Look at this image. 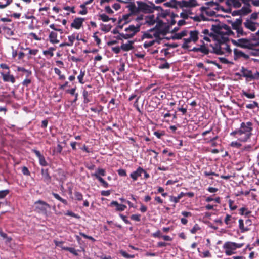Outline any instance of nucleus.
I'll return each mask as SVG.
<instances>
[{
  "mask_svg": "<svg viewBox=\"0 0 259 259\" xmlns=\"http://www.w3.org/2000/svg\"><path fill=\"white\" fill-rule=\"evenodd\" d=\"M34 204L36 209L39 212H44L49 208V205L47 203L41 200L35 202Z\"/></svg>",
  "mask_w": 259,
  "mask_h": 259,
  "instance_id": "nucleus-11",
  "label": "nucleus"
},
{
  "mask_svg": "<svg viewBox=\"0 0 259 259\" xmlns=\"http://www.w3.org/2000/svg\"><path fill=\"white\" fill-rule=\"evenodd\" d=\"M84 75H85L84 71H83L82 70H80V73H79V75L77 76V79H78L79 83L82 84H84V82L83 81V77L84 76Z\"/></svg>",
  "mask_w": 259,
  "mask_h": 259,
  "instance_id": "nucleus-30",
  "label": "nucleus"
},
{
  "mask_svg": "<svg viewBox=\"0 0 259 259\" xmlns=\"http://www.w3.org/2000/svg\"><path fill=\"white\" fill-rule=\"evenodd\" d=\"M54 71L56 74L59 76L60 79H64L65 78V76L61 74V71L59 69L55 68L54 69Z\"/></svg>",
  "mask_w": 259,
  "mask_h": 259,
  "instance_id": "nucleus-41",
  "label": "nucleus"
},
{
  "mask_svg": "<svg viewBox=\"0 0 259 259\" xmlns=\"http://www.w3.org/2000/svg\"><path fill=\"white\" fill-rule=\"evenodd\" d=\"M242 94L248 99H253L255 98V94L254 93H248L245 91L242 90Z\"/></svg>",
  "mask_w": 259,
  "mask_h": 259,
  "instance_id": "nucleus-31",
  "label": "nucleus"
},
{
  "mask_svg": "<svg viewBox=\"0 0 259 259\" xmlns=\"http://www.w3.org/2000/svg\"><path fill=\"white\" fill-rule=\"evenodd\" d=\"M252 124L250 122H242L239 129L232 132L231 135L236 137L241 142H246L252 135Z\"/></svg>",
  "mask_w": 259,
  "mask_h": 259,
  "instance_id": "nucleus-5",
  "label": "nucleus"
},
{
  "mask_svg": "<svg viewBox=\"0 0 259 259\" xmlns=\"http://www.w3.org/2000/svg\"><path fill=\"white\" fill-rule=\"evenodd\" d=\"M75 198L77 200H81L82 199V195L79 192H75Z\"/></svg>",
  "mask_w": 259,
  "mask_h": 259,
  "instance_id": "nucleus-48",
  "label": "nucleus"
},
{
  "mask_svg": "<svg viewBox=\"0 0 259 259\" xmlns=\"http://www.w3.org/2000/svg\"><path fill=\"white\" fill-rule=\"evenodd\" d=\"M211 30L213 33H209L208 29H204L202 31L203 35L200 36L207 42L212 40L216 41L220 44L214 48V52L217 54H229L231 50L230 46L226 42L228 40V37L234 33L229 26L225 24L212 25Z\"/></svg>",
  "mask_w": 259,
  "mask_h": 259,
  "instance_id": "nucleus-1",
  "label": "nucleus"
},
{
  "mask_svg": "<svg viewBox=\"0 0 259 259\" xmlns=\"http://www.w3.org/2000/svg\"><path fill=\"white\" fill-rule=\"evenodd\" d=\"M231 219V216L227 214L226 215L225 219V223L226 225H229L230 224V221Z\"/></svg>",
  "mask_w": 259,
  "mask_h": 259,
  "instance_id": "nucleus-49",
  "label": "nucleus"
},
{
  "mask_svg": "<svg viewBox=\"0 0 259 259\" xmlns=\"http://www.w3.org/2000/svg\"><path fill=\"white\" fill-rule=\"evenodd\" d=\"M250 213L251 211L246 207H242L239 209V213L242 215L247 217Z\"/></svg>",
  "mask_w": 259,
  "mask_h": 259,
  "instance_id": "nucleus-26",
  "label": "nucleus"
},
{
  "mask_svg": "<svg viewBox=\"0 0 259 259\" xmlns=\"http://www.w3.org/2000/svg\"><path fill=\"white\" fill-rule=\"evenodd\" d=\"M76 38L78 39V37H76L75 34H73L71 35L68 36V39L69 42H67V46H72Z\"/></svg>",
  "mask_w": 259,
  "mask_h": 259,
  "instance_id": "nucleus-25",
  "label": "nucleus"
},
{
  "mask_svg": "<svg viewBox=\"0 0 259 259\" xmlns=\"http://www.w3.org/2000/svg\"><path fill=\"white\" fill-rule=\"evenodd\" d=\"M211 255H210V253L209 251L208 250H206V251H204L203 253H202V257H210Z\"/></svg>",
  "mask_w": 259,
  "mask_h": 259,
  "instance_id": "nucleus-54",
  "label": "nucleus"
},
{
  "mask_svg": "<svg viewBox=\"0 0 259 259\" xmlns=\"http://www.w3.org/2000/svg\"><path fill=\"white\" fill-rule=\"evenodd\" d=\"M140 26L138 24L136 26L130 25L124 29V31L119 33L118 36L119 39H127L132 38L137 33L140 31Z\"/></svg>",
  "mask_w": 259,
  "mask_h": 259,
  "instance_id": "nucleus-7",
  "label": "nucleus"
},
{
  "mask_svg": "<svg viewBox=\"0 0 259 259\" xmlns=\"http://www.w3.org/2000/svg\"><path fill=\"white\" fill-rule=\"evenodd\" d=\"M258 106V104L255 102L254 101L251 104H249L246 105V107L248 109H253L255 107H257Z\"/></svg>",
  "mask_w": 259,
  "mask_h": 259,
  "instance_id": "nucleus-34",
  "label": "nucleus"
},
{
  "mask_svg": "<svg viewBox=\"0 0 259 259\" xmlns=\"http://www.w3.org/2000/svg\"><path fill=\"white\" fill-rule=\"evenodd\" d=\"M250 3L255 6H259V0H250Z\"/></svg>",
  "mask_w": 259,
  "mask_h": 259,
  "instance_id": "nucleus-64",
  "label": "nucleus"
},
{
  "mask_svg": "<svg viewBox=\"0 0 259 259\" xmlns=\"http://www.w3.org/2000/svg\"><path fill=\"white\" fill-rule=\"evenodd\" d=\"M118 173L120 176H125L126 175V171L123 169H119L118 170Z\"/></svg>",
  "mask_w": 259,
  "mask_h": 259,
  "instance_id": "nucleus-52",
  "label": "nucleus"
},
{
  "mask_svg": "<svg viewBox=\"0 0 259 259\" xmlns=\"http://www.w3.org/2000/svg\"><path fill=\"white\" fill-rule=\"evenodd\" d=\"M29 35L36 40H40V38L38 37L35 33H31L29 34Z\"/></svg>",
  "mask_w": 259,
  "mask_h": 259,
  "instance_id": "nucleus-58",
  "label": "nucleus"
},
{
  "mask_svg": "<svg viewBox=\"0 0 259 259\" xmlns=\"http://www.w3.org/2000/svg\"><path fill=\"white\" fill-rule=\"evenodd\" d=\"M81 7L83 9L82 11H79V14L81 15H85L87 13V11L85 9V5H81Z\"/></svg>",
  "mask_w": 259,
  "mask_h": 259,
  "instance_id": "nucleus-55",
  "label": "nucleus"
},
{
  "mask_svg": "<svg viewBox=\"0 0 259 259\" xmlns=\"http://www.w3.org/2000/svg\"><path fill=\"white\" fill-rule=\"evenodd\" d=\"M110 194V191L109 190L107 191H102L101 192V195L103 196H107Z\"/></svg>",
  "mask_w": 259,
  "mask_h": 259,
  "instance_id": "nucleus-63",
  "label": "nucleus"
},
{
  "mask_svg": "<svg viewBox=\"0 0 259 259\" xmlns=\"http://www.w3.org/2000/svg\"><path fill=\"white\" fill-rule=\"evenodd\" d=\"M233 42L238 46L244 48H251L253 46L251 40L247 38H240L233 41Z\"/></svg>",
  "mask_w": 259,
  "mask_h": 259,
  "instance_id": "nucleus-10",
  "label": "nucleus"
},
{
  "mask_svg": "<svg viewBox=\"0 0 259 259\" xmlns=\"http://www.w3.org/2000/svg\"><path fill=\"white\" fill-rule=\"evenodd\" d=\"M229 207L231 210H234L237 208L236 205H233V201L230 200L229 201Z\"/></svg>",
  "mask_w": 259,
  "mask_h": 259,
  "instance_id": "nucleus-46",
  "label": "nucleus"
},
{
  "mask_svg": "<svg viewBox=\"0 0 259 259\" xmlns=\"http://www.w3.org/2000/svg\"><path fill=\"white\" fill-rule=\"evenodd\" d=\"M38 52V50L37 49H30L29 51V53L31 55H35Z\"/></svg>",
  "mask_w": 259,
  "mask_h": 259,
  "instance_id": "nucleus-62",
  "label": "nucleus"
},
{
  "mask_svg": "<svg viewBox=\"0 0 259 259\" xmlns=\"http://www.w3.org/2000/svg\"><path fill=\"white\" fill-rule=\"evenodd\" d=\"M197 5L196 0H183L180 2V6L183 8V11L180 13V16L184 19L189 18L196 21H199L198 17L195 16L192 7Z\"/></svg>",
  "mask_w": 259,
  "mask_h": 259,
  "instance_id": "nucleus-4",
  "label": "nucleus"
},
{
  "mask_svg": "<svg viewBox=\"0 0 259 259\" xmlns=\"http://www.w3.org/2000/svg\"><path fill=\"white\" fill-rule=\"evenodd\" d=\"M234 59H237L238 58L240 57H243L245 58H246L248 57V56L246 54H245L244 53H243L242 51L238 50L237 49H235L234 51Z\"/></svg>",
  "mask_w": 259,
  "mask_h": 259,
  "instance_id": "nucleus-23",
  "label": "nucleus"
},
{
  "mask_svg": "<svg viewBox=\"0 0 259 259\" xmlns=\"http://www.w3.org/2000/svg\"><path fill=\"white\" fill-rule=\"evenodd\" d=\"M244 25L245 27L252 31H254L256 30L257 24L256 23H255L251 21V20L247 19L244 23Z\"/></svg>",
  "mask_w": 259,
  "mask_h": 259,
  "instance_id": "nucleus-13",
  "label": "nucleus"
},
{
  "mask_svg": "<svg viewBox=\"0 0 259 259\" xmlns=\"http://www.w3.org/2000/svg\"><path fill=\"white\" fill-rule=\"evenodd\" d=\"M103 185V186L105 187V188H107L108 187V184L102 178H98V179H97Z\"/></svg>",
  "mask_w": 259,
  "mask_h": 259,
  "instance_id": "nucleus-44",
  "label": "nucleus"
},
{
  "mask_svg": "<svg viewBox=\"0 0 259 259\" xmlns=\"http://www.w3.org/2000/svg\"><path fill=\"white\" fill-rule=\"evenodd\" d=\"M39 163L41 165L46 166L47 165V163L46 161L45 160V159L43 156L40 157V158H39Z\"/></svg>",
  "mask_w": 259,
  "mask_h": 259,
  "instance_id": "nucleus-42",
  "label": "nucleus"
},
{
  "mask_svg": "<svg viewBox=\"0 0 259 259\" xmlns=\"http://www.w3.org/2000/svg\"><path fill=\"white\" fill-rule=\"evenodd\" d=\"M55 48L50 47L47 50H45L43 51V54L44 55H49L50 57H53L54 56V51H55Z\"/></svg>",
  "mask_w": 259,
  "mask_h": 259,
  "instance_id": "nucleus-28",
  "label": "nucleus"
},
{
  "mask_svg": "<svg viewBox=\"0 0 259 259\" xmlns=\"http://www.w3.org/2000/svg\"><path fill=\"white\" fill-rule=\"evenodd\" d=\"M120 49L121 48H120L119 47H113L112 48V50L115 53L117 54V53H119L120 51Z\"/></svg>",
  "mask_w": 259,
  "mask_h": 259,
  "instance_id": "nucleus-61",
  "label": "nucleus"
},
{
  "mask_svg": "<svg viewBox=\"0 0 259 259\" xmlns=\"http://www.w3.org/2000/svg\"><path fill=\"white\" fill-rule=\"evenodd\" d=\"M138 6L139 10L145 12H148L151 10L150 7L144 3L138 2Z\"/></svg>",
  "mask_w": 259,
  "mask_h": 259,
  "instance_id": "nucleus-17",
  "label": "nucleus"
},
{
  "mask_svg": "<svg viewBox=\"0 0 259 259\" xmlns=\"http://www.w3.org/2000/svg\"><path fill=\"white\" fill-rule=\"evenodd\" d=\"M1 74L3 77V79L4 81L6 82H11L12 83H14L15 81V79L14 77L10 74L9 71H8L6 72H1Z\"/></svg>",
  "mask_w": 259,
  "mask_h": 259,
  "instance_id": "nucleus-14",
  "label": "nucleus"
},
{
  "mask_svg": "<svg viewBox=\"0 0 259 259\" xmlns=\"http://www.w3.org/2000/svg\"><path fill=\"white\" fill-rule=\"evenodd\" d=\"M219 59L222 63L224 64H228L230 62L227 59L224 57H220Z\"/></svg>",
  "mask_w": 259,
  "mask_h": 259,
  "instance_id": "nucleus-60",
  "label": "nucleus"
},
{
  "mask_svg": "<svg viewBox=\"0 0 259 259\" xmlns=\"http://www.w3.org/2000/svg\"><path fill=\"white\" fill-rule=\"evenodd\" d=\"M238 222L239 228L241 230V232H243L248 230V229L245 228L244 226V221L243 220L239 219Z\"/></svg>",
  "mask_w": 259,
  "mask_h": 259,
  "instance_id": "nucleus-32",
  "label": "nucleus"
},
{
  "mask_svg": "<svg viewBox=\"0 0 259 259\" xmlns=\"http://www.w3.org/2000/svg\"><path fill=\"white\" fill-rule=\"evenodd\" d=\"M242 243H236L233 242H226L223 245V248L225 249V252L227 255H231L235 253L237 248H240L243 246Z\"/></svg>",
  "mask_w": 259,
  "mask_h": 259,
  "instance_id": "nucleus-9",
  "label": "nucleus"
},
{
  "mask_svg": "<svg viewBox=\"0 0 259 259\" xmlns=\"http://www.w3.org/2000/svg\"><path fill=\"white\" fill-rule=\"evenodd\" d=\"M9 192L8 190L0 191V199L4 198Z\"/></svg>",
  "mask_w": 259,
  "mask_h": 259,
  "instance_id": "nucleus-39",
  "label": "nucleus"
},
{
  "mask_svg": "<svg viewBox=\"0 0 259 259\" xmlns=\"http://www.w3.org/2000/svg\"><path fill=\"white\" fill-rule=\"evenodd\" d=\"M131 219L136 221H140V215L139 214H133L131 217Z\"/></svg>",
  "mask_w": 259,
  "mask_h": 259,
  "instance_id": "nucleus-45",
  "label": "nucleus"
},
{
  "mask_svg": "<svg viewBox=\"0 0 259 259\" xmlns=\"http://www.w3.org/2000/svg\"><path fill=\"white\" fill-rule=\"evenodd\" d=\"M229 3L235 8H240L242 4L244 5L240 10L234 11L233 15L235 13L239 15H245L251 12L250 0H229Z\"/></svg>",
  "mask_w": 259,
  "mask_h": 259,
  "instance_id": "nucleus-6",
  "label": "nucleus"
},
{
  "mask_svg": "<svg viewBox=\"0 0 259 259\" xmlns=\"http://www.w3.org/2000/svg\"><path fill=\"white\" fill-rule=\"evenodd\" d=\"M234 29L236 30L237 37H239L246 35V33L244 32L243 29L239 26H236L234 27Z\"/></svg>",
  "mask_w": 259,
  "mask_h": 259,
  "instance_id": "nucleus-24",
  "label": "nucleus"
},
{
  "mask_svg": "<svg viewBox=\"0 0 259 259\" xmlns=\"http://www.w3.org/2000/svg\"><path fill=\"white\" fill-rule=\"evenodd\" d=\"M143 172H144V170L139 167L136 171L131 174V177L134 181H136L139 177L141 176Z\"/></svg>",
  "mask_w": 259,
  "mask_h": 259,
  "instance_id": "nucleus-16",
  "label": "nucleus"
},
{
  "mask_svg": "<svg viewBox=\"0 0 259 259\" xmlns=\"http://www.w3.org/2000/svg\"><path fill=\"white\" fill-rule=\"evenodd\" d=\"M160 237H161L165 241H171L172 240V238L167 235L161 236Z\"/></svg>",
  "mask_w": 259,
  "mask_h": 259,
  "instance_id": "nucleus-57",
  "label": "nucleus"
},
{
  "mask_svg": "<svg viewBox=\"0 0 259 259\" xmlns=\"http://www.w3.org/2000/svg\"><path fill=\"white\" fill-rule=\"evenodd\" d=\"M58 34L57 33L52 31L50 32L49 38L50 41L52 44H57L59 42V40L57 39Z\"/></svg>",
  "mask_w": 259,
  "mask_h": 259,
  "instance_id": "nucleus-18",
  "label": "nucleus"
},
{
  "mask_svg": "<svg viewBox=\"0 0 259 259\" xmlns=\"http://www.w3.org/2000/svg\"><path fill=\"white\" fill-rule=\"evenodd\" d=\"M230 145L232 147L239 148L241 146V144L238 142L233 141L231 143Z\"/></svg>",
  "mask_w": 259,
  "mask_h": 259,
  "instance_id": "nucleus-43",
  "label": "nucleus"
},
{
  "mask_svg": "<svg viewBox=\"0 0 259 259\" xmlns=\"http://www.w3.org/2000/svg\"><path fill=\"white\" fill-rule=\"evenodd\" d=\"M62 150V147L60 144H58L57 147L53 150V154L60 153Z\"/></svg>",
  "mask_w": 259,
  "mask_h": 259,
  "instance_id": "nucleus-36",
  "label": "nucleus"
},
{
  "mask_svg": "<svg viewBox=\"0 0 259 259\" xmlns=\"http://www.w3.org/2000/svg\"><path fill=\"white\" fill-rule=\"evenodd\" d=\"M120 253L121 254V255L125 257V258H133L135 257V255H130L128 254H127L125 251H123V250H121L120 251Z\"/></svg>",
  "mask_w": 259,
  "mask_h": 259,
  "instance_id": "nucleus-35",
  "label": "nucleus"
},
{
  "mask_svg": "<svg viewBox=\"0 0 259 259\" xmlns=\"http://www.w3.org/2000/svg\"><path fill=\"white\" fill-rule=\"evenodd\" d=\"M41 174L44 181L47 184L49 183L51 181V177L48 174V170L42 169Z\"/></svg>",
  "mask_w": 259,
  "mask_h": 259,
  "instance_id": "nucleus-20",
  "label": "nucleus"
},
{
  "mask_svg": "<svg viewBox=\"0 0 259 259\" xmlns=\"http://www.w3.org/2000/svg\"><path fill=\"white\" fill-rule=\"evenodd\" d=\"M198 31L197 30L190 31L188 33L187 37L183 39L184 42L182 45L183 48H189L191 47L192 43H195L198 39Z\"/></svg>",
  "mask_w": 259,
  "mask_h": 259,
  "instance_id": "nucleus-8",
  "label": "nucleus"
},
{
  "mask_svg": "<svg viewBox=\"0 0 259 259\" xmlns=\"http://www.w3.org/2000/svg\"><path fill=\"white\" fill-rule=\"evenodd\" d=\"M259 15V12L258 13H253L251 14L250 16V19L251 21L252 20H256L258 17Z\"/></svg>",
  "mask_w": 259,
  "mask_h": 259,
  "instance_id": "nucleus-38",
  "label": "nucleus"
},
{
  "mask_svg": "<svg viewBox=\"0 0 259 259\" xmlns=\"http://www.w3.org/2000/svg\"><path fill=\"white\" fill-rule=\"evenodd\" d=\"M62 249L69 251L70 253H72L74 255H78L77 251L74 248H71V247H62Z\"/></svg>",
  "mask_w": 259,
  "mask_h": 259,
  "instance_id": "nucleus-33",
  "label": "nucleus"
},
{
  "mask_svg": "<svg viewBox=\"0 0 259 259\" xmlns=\"http://www.w3.org/2000/svg\"><path fill=\"white\" fill-rule=\"evenodd\" d=\"M22 172L25 175H29V171L28 169V168L26 167H23L22 168Z\"/></svg>",
  "mask_w": 259,
  "mask_h": 259,
  "instance_id": "nucleus-59",
  "label": "nucleus"
},
{
  "mask_svg": "<svg viewBox=\"0 0 259 259\" xmlns=\"http://www.w3.org/2000/svg\"><path fill=\"white\" fill-rule=\"evenodd\" d=\"M193 50L197 51H200L205 54L208 53V49L204 45H201L199 48H194Z\"/></svg>",
  "mask_w": 259,
  "mask_h": 259,
  "instance_id": "nucleus-27",
  "label": "nucleus"
},
{
  "mask_svg": "<svg viewBox=\"0 0 259 259\" xmlns=\"http://www.w3.org/2000/svg\"><path fill=\"white\" fill-rule=\"evenodd\" d=\"M189 31L187 30H183L180 32L176 33L173 36V38L176 39H182L183 37H186L188 35Z\"/></svg>",
  "mask_w": 259,
  "mask_h": 259,
  "instance_id": "nucleus-19",
  "label": "nucleus"
},
{
  "mask_svg": "<svg viewBox=\"0 0 259 259\" xmlns=\"http://www.w3.org/2000/svg\"><path fill=\"white\" fill-rule=\"evenodd\" d=\"M130 17V15H126L123 16L122 18L120 20V22L125 24L128 22V19Z\"/></svg>",
  "mask_w": 259,
  "mask_h": 259,
  "instance_id": "nucleus-40",
  "label": "nucleus"
},
{
  "mask_svg": "<svg viewBox=\"0 0 259 259\" xmlns=\"http://www.w3.org/2000/svg\"><path fill=\"white\" fill-rule=\"evenodd\" d=\"M184 196V193L181 192L177 197H171L170 201L175 203H178L180 199Z\"/></svg>",
  "mask_w": 259,
  "mask_h": 259,
  "instance_id": "nucleus-29",
  "label": "nucleus"
},
{
  "mask_svg": "<svg viewBox=\"0 0 259 259\" xmlns=\"http://www.w3.org/2000/svg\"><path fill=\"white\" fill-rule=\"evenodd\" d=\"M120 217L122 219V220L126 224H130V221L127 219L126 217L122 214L119 215Z\"/></svg>",
  "mask_w": 259,
  "mask_h": 259,
  "instance_id": "nucleus-56",
  "label": "nucleus"
},
{
  "mask_svg": "<svg viewBox=\"0 0 259 259\" xmlns=\"http://www.w3.org/2000/svg\"><path fill=\"white\" fill-rule=\"evenodd\" d=\"M80 235L81 236H82V237H83L84 238L89 239L91 240H92L93 241H94L95 240V239L93 237H92V236H88V235H85L83 233H80Z\"/></svg>",
  "mask_w": 259,
  "mask_h": 259,
  "instance_id": "nucleus-51",
  "label": "nucleus"
},
{
  "mask_svg": "<svg viewBox=\"0 0 259 259\" xmlns=\"http://www.w3.org/2000/svg\"><path fill=\"white\" fill-rule=\"evenodd\" d=\"M200 229V228L199 227V226L197 224H196L193 227V228L191 230V232L192 233V234H194L198 230H199Z\"/></svg>",
  "mask_w": 259,
  "mask_h": 259,
  "instance_id": "nucleus-47",
  "label": "nucleus"
},
{
  "mask_svg": "<svg viewBox=\"0 0 259 259\" xmlns=\"http://www.w3.org/2000/svg\"><path fill=\"white\" fill-rule=\"evenodd\" d=\"M64 10L69 11L72 13H75L74 8L73 7L66 6L64 8Z\"/></svg>",
  "mask_w": 259,
  "mask_h": 259,
  "instance_id": "nucleus-50",
  "label": "nucleus"
},
{
  "mask_svg": "<svg viewBox=\"0 0 259 259\" xmlns=\"http://www.w3.org/2000/svg\"><path fill=\"white\" fill-rule=\"evenodd\" d=\"M168 32L169 28L166 24L163 26L162 29H151L145 32L141 37L142 40L144 41V47L147 48L156 42L159 43V40L162 39Z\"/></svg>",
  "mask_w": 259,
  "mask_h": 259,
  "instance_id": "nucleus-3",
  "label": "nucleus"
},
{
  "mask_svg": "<svg viewBox=\"0 0 259 259\" xmlns=\"http://www.w3.org/2000/svg\"><path fill=\"white\" fill-rule=\"evenodd\" d=\"M106 174V171L104 169L98 168L95 173L91 174L92 176L95 177L97 179L101 178V176H104Z\"/></svg>",
  "mask_w": 259,
  "mask_h": 259,
  "instance_id": "nucleus-21",
  "label": "nucleus"
},
{
  "mask_svg": "<svg viewBox=\"0 0 259 259\" xmlns=\"http://www.w3.org/2000/svg\"><path fill=\"white\" fill-rule=\"evenodd\" d=\"M109 206L112 207H115V210L117 211H124L126 208L125 205L119 204L116 201H112Z\"/></svg>",
  "mask_w": 259,
  "mask_h": 259,
  "instance_id": "nucleus-15",
  "label": "nucleus"
},
{
  "mask_svg": "<svg viewBox=\"0 0 259 259\" xmlns=\"http://www.w3.org/2000/svg\"><path fill=\"white\" fill-rule=\"evenodd\" d=\"M178 17V15H175L172 13H168L167 11H162L158 13L157 16L153 14H150L146 16L144 20L145 24L148 26L155 25L154 29H162L164 24L167 25L170 30V26L176 23L175 18Z\"/></svg>",
  "mask_w": 259,
  "mask_h": 259,
  "instance_id": "nucleus-2",
  "label": "nucleus"
},
{
  "mask_svg": "<svg viewBox=\"0 0 259 259\" xmlns=\"http://www.w3.org/2000/svg\"><path fill=\"white\" fill-rule=\"evenodd\" d=\"M133 41H129L127 43L123 44L121 46V49L124 51H128L133 49Z\"/></svg>",
  "mask_w": 259,
  "mask_h": 259,
  "instance_id": "nucleus-22",
  "label": "nucleus"
},
{
  "mask_svg": "<svg viewBox=\"0 0 259 259\" xmlns=\"http://www.w3.org/2000/svg\"><path fill=\"white\" fill-rule=\"evenodd\" d=\"M101 19L104 22H108L110 18L106 14H102L100 16Z\"/></svg>",
  "mask_w": 259,
  "mask_h": 259,
  "instance_id": "nucleus-37",
  "label": "nucleus"
},
{
  "mask_svg": "<svg viewBox=\"0 0 259 259\" xmlns=\"http://www.w3.org/2000/svg\"><path fill=\"white\" fill-rule=\"evenodd\" d=\"M65 215L71 216V217H74V218H78L77 215H76V214H75L74 213H73V212H72V211H67L65 213Z\"/></svg>",
  "mask_w": 259,
  "mask_h": 259,
  "instance_id": "nucleus-53",
  "label": "nucleus"
},
{
  "mask_svg": "<svg viewBox=\"0 0 259 259\" xmlns=\"http://www.w3.org/2000/svg\"><path fill=\"white\" fill-rule=\"evenodd\" d=\"M84 21V18L81 17L75 18L72 23L71 24V27L76 29H79L82 26L83 23Z\"/></svg>",
  "mask_w": 259,
  "mask_h": 259,
  "instance_id": "nucleus-12",
  "label": "nucleus"
}]
</instances>
